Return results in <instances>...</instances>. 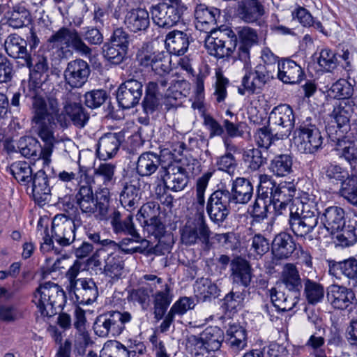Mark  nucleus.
Listing matches in <instances>:
<instances>
[{"mask_svg":"<svg viewBox=\"0 0 357 357\" xmlns=\"http://www.w3.org/2000/svg\"><path fill=\"white\" fill-rule=\"evenodd\" d=\"M140 188L132 183H126L120 195V202L127 211L131 212L139 204Z\"/></svg>","mask_w":357,"mask_h":357,"instance_id":"48","label":"nucleus"},{"mask_svg":"<svg viewBox=\"0 0 357 357\" xmlns=\"http://www.w3.org/2000/svg\"><path fill=\"white\" fill-rule=\"evenodd\" d=\"M143 92V84L139 80L130 78L122 83L116 91V100L119 105L124 109L136 106Z\"/></svg>","mask_w":357,"mask_h":357,"instance_id":"17","label":"nucleus"},{"mask_svg":"<svg viewBox=\"0 0 357 357\" xmlns=\"http://www.w3.org/2000/svg\"><path fill=\"white\" fill-rule=\"evenodd\" d=\"M336 150L341 158H344L352 165L357 160V144L350 140L337 139Z\"/></svg>","mask_w":357,"mask_h":357,"instance_id":"57","label":"nucleus"},{"mask_svg":"<svg viewBox=\"0 0 357 357\" xmlns=\"http://www.w3.org/2000/svg\"><path fill=\"white\" fill-rule=\"evenodd\" d=\"M132 234H126V235L130 236L131 237H126L123 238L119 243H117V249L121 250L126 254H134V253H142L144 252L145 248L141 246H134V243H141L148 245V241L143 238L140 234L137 231H134Z\"/></svg>","mask_w":357,"mask_h":357,"instance_id":"49","label":"nucleus"},{"mask_svg":"<svg viewBox=\"0 0 357 357\" xmlns=\"http://www.w3.org/2000/svg\"><path fill=\"white\" fill-rule=\"evenodd\" d=\"M352 84L345 79H340L332 84L328 93L329 96L337 99L347 100L353 95Z\"/></svg>","mask_w":357,"mask_h":357,"instance_id":"58","label":"nucleus"},{"mask_svg":"<svg viewBox=\"0 0 357 357\" xmlns=\"http://www.w3.org/2000/svg\"><path fill=\"white\" fill-rule=\"evenodd\" d=\"M52 233L54 240L61 246H68L75 239V231L71 220L66 213L56 215L52 222Z\"/></svg>","mask_w":357,"mask_h":357,"instance_id":"19","label":"nucleus"},{"mask_svg":"<svg viewBox=\"0 0 357 357\" xmlns=\"http://www.w3.org/2000/svg\"><path fill=\"white\" fill-rule=\"evenodd\" d=\"M304 294L310 304L315 305L324 297V288L320 283L309 278L303 279Z\"/></svg>","mask_w":357,"mask_h":357,"instance_id":"51","label":"nucleus"},{"mask_svg":"<svg viewBox=\"0 0 357 357\" xmlns=\"http://www.w3.org/2000/svg\"><path fill=\"white\" fill-rule=\"evenodd\" d=\"M298 291H281L273 288L271 290V300L278 311L291 310L298 303L300 297Z\"/></svg>","mask_w":357,"mask_h":357,"instance_id":"31","label":"nucleus"},{"mask_svg":"<svg viewBox=\"0 0 357 357\" xmlns=\"http://www.w3.org/2000/svg\"><path fill=\"white\" fill-rule=\"evenodd\" d=\"M151 7L153 22L159 27L169 29L182 20L187 6L182 0H159Z\"/></svg>","mask_w":357,"mask_h":357,"instance_id":"7","label":"nucleus"},{"mask_svg":"<svg viewBox=\"0 0 357 357\" xmlns=\"http://www.w3.org/2000/svg\"><path fill=\"white\" fill-rule=\"evenodd\" d=\"M326 296L333 307L340 310L347 309L356 301L355 294L351 289L337 284L328 287Z\"/></svg>","mask_w":357,"mask_h":357,"instance_id":"21","label":"nucleus"},{"mask_svg":"<svg viewBox=\"0 0 357 357\" xmlns=\"http://www.w3.org/2000/svg\"><path fill=\"white\" fill-rule=\"evenodd\" d=\"M231 205L232 204L229 199V190L222 188L214 191L210 195L206 210L211 220L219 225L230 213Z\"/></svg>","mask_w":357,"mask_h":357,"instance_id":"12","label":"nucleus"},{"mask_svg":"<svg viewBox=\"0 0 357 357\" xmlns=\"http://www.w3.org/2000/svg\"><path fill=\"white\" fill-rule=\"evenodd\" d=\"M33 301L41 315L52 317L62 310L66 302V295L59 285L47 282L36 289Z\"/></svg>","mask_w":357,"mask_h":357,"instance_id":"6","label":"nucleus"},{"mask_svg":"<svg viewBox=\"0 0 357 357\" xmlns=\"http://www.w3.org/2000/svg\"><path fill=\"white\" fill-rule=\"evenodd\" d=\"M354 105L349 100H343L334 107L331 116L335 120L337 127L342 132H347L349 126L350 119L354 112Z\"/></svg>","mask_w":357,"mask_h":357,"instance_id":"41","label":"nucleus"},{"mask_svg":"<svg viewBox=\"0 0 357 357\" xmlns=\"http://www.w3.org/2000/svg\"><path fill=\"white\" fill-rule=\"evenodd\" d=\"M98 256L104 261V273L111 278H118L122 274L123 261L116 252H109L107 248L100 249Z\"/></svg>","mask_w":357,"mask_h":357,"instance_id":"29","label":"nucleus"},{"mask_svg":"<svg viewBox=\"0 0 357 357\" xmlns=\"http://www.w3.org/2000/svg\"><path fill=\"white\" fill-rule=\"evenodd\" d=\"M70 293L74 294L77 301L83 304H91L98 296V287L91 278H82L80 283Z\"/></svg>","mask_w":357,"mask_h":357,"instance_id":"35","label":"nucleus"},{"mask_svg":"<svg viewBox=\"0 0 357 357\" xmlns=\"http://www.w3.org/2000/svg\"><path fill=\"white\" fill-rule=\"evenodd\" d=\"M90 67L86 61L77 59L70 61L64 70V79L72 88H80L87 82Z\"/></svg>","mask_w":357,"mask_h":357,"instance_id":"20","label":"nucleus"},{"mask_svg":"<svg viewBox=\"0 0 357 357\" xmlns=\"http://www.w3.org/2000/svg\"><path fill=\"white\" fill-rule=\"evenodd\" d=\"M6 23L14 29L22 28L31 22V15L24 6L16 5L10 8L5 14Z\"/></svg>","mask_w":357,"mask_h":357,"instance_id":"39","label":"nucleus"},{"mask_svg":"<svg viewBox=\"0 0 357 357\" xmlns=\"http://www.w3.org/2000/svg\"><path fill=\"white\" fill-rule=\"evenodd\" d=\"M245 68L246 73L243 77L242 84L244 88L252 93L257 92V90H261L266 83L277 75V70L262 64L257 65L254 71L250 69V66Z\"/></svg>","mask_w":357,"mask_h":357,"instance_id":"16","label":"nucleus"},{"mask_svg":"<svg viewBox=\"0 0 357 357\" xmlns=\"http://www.w3.org/2000/svg\"><path fill=\"white\" fill-rule=\"evenodd\" d=\"M195 211H192L191 216L187 220L184 227L181 230V239L183 244L192 245L198 243L195 235Z\"/></svg>","mask_w":357,"mask_h":357,"instance_id":"62","label":"nucleus"},{"mask_svg":"<svg viewBox=\"0 0 357 357\" xmlns=\"http://www.w3.org/2000/svg\"><path fill=\"white\" fill-rule=\"evenodd\" d=\"M50 43L59 47L62 56L71 54L72 47L81 56H90L91 49L84 42L77 30L67 27H61L48 39Z\"/></svg>","mask_w":357,"mask_h":357,"instance_id":"9","label":"nucleus"},{"mask_svg":"<svg viewBox=\"0 0 357 357\" xmlns=\"http://www.w3.org/2000/svg\"><path fill=\"white\" fill-rule=\"evenodd\" d=\"M259 181L260 190L268 191V197L271 202H288L291 203V207L294 206L296 201L293 200V197L296 194V188L292 183L282 182L277 185L271 176L266 174L260 175Z\"/></svg>","mask_w":357,"mask_h":357,"instance_id":"13","label":"nucleus"},{"mask_svg":"<svg viewBox=\"0 0 357 357\" xmlns=\"http://www.w3.org/2000/svg\"><path fill=\"white\" fill-rule=\"evenodd\" d=\"M339 194L351 204L357 206V176H351L341 185Z\"/></svg>","mask_w":357,"mask_h":357,"instance_id":"60","label":"nucleus"},{"mask_svg":"<svg viewBox=\"0 0 357 357\" xmlns=\"http://www.w3.org/2000/svg\"><path fill=\"white\" fill-rule=\"evenodd\" d=\"M169 79V75H159L157 79L148 83L146 89L151 93H155L160 98H168L170 96L168 91L171 87Z\"/></svg>","mask_w":357,"mask_h":357,"instance_id":"59","label":"nucleus"},{"mask_svg":"<svg viewBox=\"0 0 357 357\" xmlns=\"http://www.w3.org/2000/svg\"><path fill=\"white\" fill-rule=\"evenodd\" d=\"M14 178L24 185L29 183L33 177L32 169L26 162L18 161L13 162L8 170Z\"/></svg>","mask_w":357,"mask_h":357,"instance_id":"56","label":"nucleus"},{"mask_svg":"<svg viewBox=\"0 0 357 357\" xmlns=\"http://www.w3.org/2000/svg\"><path fill=\"white\" fill-rule=\"evenodd\" d=\"M296 249V244L291 235L281 232L276 235L272 243L273 254L279 259L289 257Z\"/></svg>","mask_w":357,"mask_h":357,"instance_id":"34","label":"nucleus"},{"mask_svg":"<svg viewBox=\"0 0 357 357\" xmlns=\"http://www.w3.org/2000/svg\"><path fill=\"white\" fill-rule=\"evenodd\" d=\"M323 177L328 183L332 184L342 183L350 178L348 172L340 166L334 164H328L323 167Z\"/></svg>","mask_w":357,"mask_h":357,"instance_id":"52","label":"nucleus"},{"mask_svg":"<svg viewBox=\"0 0 357 357\" xmlns=\"http://www.w3.org/2000/svg\"><path fill=\"white\" fill-rule=\"evenodd\" d=\"M4 47L8 55L16 60L18 66L29 68V79L24 87V94L31 83L41 89L40 81L38 79L50 69L47 56L39 51L33 54L29 52L27 41L17 34H10L7 37Z\"/></svg>","mask_w":357,"mask_h":357,"instance_id":"2","label":"nucleus"},{"mask_svg":"<svg viewBox=\"0 0 357 357\" xmlns=\"http://www.w3.org/2000/svg\"><path fill=\"white\" fill-rule=\"evenodd\" d=\"M211 176V172H206L197 179L196 184V197L192 206V211H195V225H196L195 235L197 236V240L198 243H201L204 248L209 247L211 234V231L206 223L204 215V193Z\"/></svg>","mask_w":357,"mask_h":357,"instance_id":"5","label":"nucleus"},{"mask_svg":"<svg viewBox=\"0 0 357 357\" xmlns=\"http://www.w3.org/2000/svg\"><path fill=\"white\" fill-rule=\"evenodd\" d=\"M132 319V314L127 311L110 310L97 317L93 329L99 337L117 336L122 333L126 324Z\"/></svg>","mask_w":357,"mask_h":357,"instance_id":"8","label":"nucleus"},{"mask_svg":"<svg viewBox=\"0 0 357 357\" xmlns=\"http://www.w3.org/2000/svg\"><path fill=\"white\" fill-rule=\"evenodd\" d=\"M162 159L161 155L152 151H146L142 153L137 161L136 172L141 176H150L154 174L158 169L162 166H167Z\"/></svg>","mask_w":357,"mask_h":357,"instance_id":"25","label":"nucleus"},{"mask_svg":"<svg viewBox=\"0 0 357 357\" xmlns=\"http://www.w3.org/2000/svg\"><path fill=\"white\" fill-rule=\"evenodd\" d=\"M337 271L348 279V284L352 287H357V261L355 259H349L333 264L329 269L331 275L337 277Z\"/></svg>","mask_w":357,"mask_h":357,"instance_id":"40","label":"nucleus"},{"mask_svg":"<svg viewBox=\"0 0 357 357\" xmlns=\"http://www.w3.org/2000/svg\"><path fill=\"white\" fill-rule=\"evenodd\" d=\"M135 351L128 350V348L118 341L106 342L101 351L102 357H130L135 356Z\"/></svg>","mask_w":357,"mask_h":357,"instance_id":"55","label":"nucleus"},{"mask_svg":"<svg viewBox=\"0 0 357 357\" xmlns=\"http://www.w3.org/2000/svg\"><path fill=\"white\" fill-rule=\"evenodd\" d=\"M110 220V224L114 233L116 234H132L137 231L133 223V215L129 213L123 218L121 213L114 208L111 214L107 215V218Z\"/></svg>","mask_w":357,"mask_h":357,"instance_id":"38","label":"nucleus"},{"mask_svg":"<svg viewBox=\"0 0 357 357\" xmlns=\"http://www.w3.org/2000/svg\"><path fill=\"white\" fill-rule=\"evenodd\" d=\"M323 227V236L328 234H334L339 231L344 225V211L336 206H330L325 209L321 217Z\"/></svg>","mask_w":357,"mask_h":357,"instance_id":"24","label":"nucleus"},{"mask_svg":"<svg viewBox=\"0 0 357 357\" xmlns=\"http://www.w3.org/2000/svg\"><path fill=\"white\" fill-rule=\"evenodd\" d=\"M281 280L287 290L301 294L302 280L298 270L293 264H287L282 272Z\"/></svg>","mask_w":357,"mask_h":357,"instance_id":"45","label":"nucleus"},{"mask_svg":"<svg viewBox=\"0 0 357 357\" xmlns=\"http://www.w3.org/2000/svg\"><path fill=\"white\" fill-rule=\"evenodd\" d=\"M220 10L216 8H208L204 4L197 5L195 10V17L201 26L216 24L220 17Z\"/></svg>","mask_w":357,"mask_h":357,"instance_id":"50","label":"nucleus"},{"mask_svg":"<svg viewBox=\"0 0 357 357\" xmlns=\"http://www.w3.org/2000/svg\"><path fill=\"white\" fill-rule=\"evenodd\" d=\"M236 45V34L229 29L213 31L205 39L208 53L219 59L231 56Z\"/></svg>","mask_w":357,"mask_h":357,"instance_id":"10","label":"nucleus"},{"mask_svg":"<svg viewBox=\"0 0 357 357\" xmlns=\"http://www.w3.org/2000/svg\"><path fill=\"white\" fill-rule=\"evenodd\" d=\"M240 19L247 23H252L260 19L265 13L264 7L256 0L242 1L237 8Z\"/></svg>","mask_w":357,"mask_h":357,"instance_id":"33","label":"nucleus"},{"mask_svg":"<svg viewBox=\"0 0 357 357\" xmlns=\"http://www.w3.org/2000/svg\"><path fill=\"white\" fill-rule=\"evenodd\" d=\"M293 157L290 154L276 155L271 161L269 170L277 177H284L292 172Z\"/></svg>","mask_w":357,"mask_h":357,"instance_id":"46","label":"nucleus"},{"mask_svg":"<svg viewBox=\"0 0 357 357\" xmlns=\"http://www.w3.org/2000/svg\"><path fill=\"white\" fill-rule=\"evenodd\" d=\"M124 135L119 132H107L98 140L97 154L100 160H107L112 158L117 153Z\"/></svg>","mask_w":357,"mask_h":357,"instance_id":"23","label":"nucleus"},{"mask_svg":"<svg viewBox=\"0 0 357 357\" xmlns=\"http://www.w3.org/2000/svg\"><path fill=\"white\" fill-rule=\"evenodd\" d=\"M266 151L258 148H253L245 151L243 153V159L248 164L252 171L259 169L266 163L267 158L265 155Z\"/></svg>","mask_w":357,"mask_h":357,"instance_id":"54","label":"nucleus"},{"mask_svg":"<svg viewBox=\"0 0 357 357\" xmlns=\"http://www.w3.org/2000/svg\"><path fill=\"white\" fill-rule=\"evenodd\" d=\"M161 290L157 291L153 295L154 318L159 321L165 316L169 306L173 300L172 288L165 283L161 285Z\"/></svg>","mask_w":357,"mask_h":357,"instance_id":"30","label":"nucleus"},{"mask_svg":"<svg viewBox=\"0 0 357 357\" xmlns=\"http://www.w3.org/2000/svg\"><path fill=\"white\" fill-rule=\"evenodd\" d=\"M107 189L93 194L89 185H82L75 195L76 204L86 217L94 215L100 220H107L109 209V195Z\"/></svg>","mask_w":357,"mask_h":357,"instance_id":"4","label":"nucleus"},{"mask_svg":"<svg viewBox=\"0 0 357 357\" xmlns=\"http://www.w3.org/2000/svg\"><path fill=\"white\" fill-rule=\"evenodd\" d=\"M271 205V201L268 197V190H260L259 188L258 195L252 206L250 214L253 221L260 222L267 218L268 207Z\"/></svg>","mask_w":357,"mask_h":357,"instance_id":"43","label":"nucleus"},{"mask_svg":"<svg viewBox=\"0 0 357 357\" xmlns=\"http://www.w3.org/2000/svg\"><path fill=\"white\" fill-rule=\"evenodd\" d=\"M204 347L208 352L218 351L224 340V333L218 326H208L202 333Z\"/></svg>","mask_w":357,"mask_h":357,"instance_id":"47","label":"nucleus"},{"mask_svg":"<svg viewBox=\"0 0 357 357\" xmlns=\"http://www.w3.org/2000/svg\"><path fill=\"white\" fill-rule=\"evenodd\" d=\"M226 344L234 351L244 349L247 344L246 331L238 324L229 325L226 331Z\"/></svg>","mask_w":357,"mask_h":357,"instance_id":"44","label":"nucleus"},{"mask_svg":"<svg viewBox=\"0 0 357 357\" xmlns=\"http://www.w3.org/2000/svg\"><path fill=\"white\" fill-rule=\"evenodd\" d=\"M194 292L197 299L204 302L218 297L220 289L210 279L202 278L195 282Z\"/></svg>","mask_w":357,"mask_h":357,"instance_id":"42","label":"nucleus"},{"mask_svg":"<svg viewBox=\"0 0 357 357\" xmlns=\"http://www.w3.org/2000/svg\"><path fill=\"white\" fill-rule=\"evenodd\" d=\"M277 77L285 84H296L299 82L304 73L301 67L291 59H284L278 64Z\"/></svg>","mask_w":357,"mask_h":357,"instance_id":"27","label":"nucleus"},{"mask_svg":"<svg viewBox=\"0 0 357 357\" xmlns=\"http://www.w3.org/2000/svg\"><path fill=\"white\" fill-rule=\"evenodd\" d=\"M289 210V223L296 236L305 237L317 225L319 212L317 204L313 201L296 199Z\"/></svg>","mask_w":357,"mask_h":357,"instance_id":"3","label":"nucleus"},{"mask_svg":"<svg viewBox=\"0 0 357 357\" xmlns=\"http://www.w3.org/2000/svg\"><path fill=\"white\" fill-rule=\"evenodd\" d=\"M189 38L186 33L174 30L166 36L165 45L170 54L183 55L189 46Z\"/></svg>","mask_w":357,"mask_h":357,"instance_id":"36","label":"nucleus"},{"mask_svg":"<svg viewBox=\"0 0 357 357\" xmlns=\"http://www.w3.org/2000/svg\"><path fill=\"white\" fill-rule=\"evenodd\" d=\"M124 24L132 32L145 31L150 25L149 12L141 8L130 9L125 15Z\"/></svg>","mask_w":357,"mask_h":357,"instance_id":"28","label":"nucleus"},{"mask_svg":"<svg viewBox=\"0 0 357 357\" xmlns=\"http://www.w3.org/2000/svg\"><path fill=\"white\" fill-rule=\"evenodd\" d=\"M311 121L310 117L306 118L294 132V144L303 153H314L321 148L323 144L319 130L312 124Z\"/></svg>","mask_w":357,"mask_h":357,"instance_id":"11","label":"nucleus"},{"mask_svg":"<svg viewBox=\"0 0 357 357\" xmlns=\"http://www.w3.org/2000/svg\"><path fill=\"white\" fill-rule=\"evenodd\" d=\"M160 177L165 186L174 192L183 190L188 183V177L184 168L170 161L167 166H162L160 171Z\"/></svg>","mask_w":357,"mask_h":357,"instance_id":"18","label":"nucleus"},{"mask_svg":"<svg viewBox=\"0 0 357 357\" xmlns=\"http://www.w3.org/2000/svg\"><path fill=\"white\" fill-rule=\"evenodd\" d=\"M102 50L104 57L115 65L121 63L127 54V50L119 46L112 45L110 42L105 43Z\"/></svg>","mask_w":357,"mask_h":357,"instance_id":"63","label":"nucleus"},{"mask_svg":"<svg viewBox=\"0 0 357 357\" xmlns=\"http://www.w3.org/2000/svg\"><path fill=\"white\" fill-rule=\"evenodd\" d=\"M115 169L116 167L113 164H100L94 169V178L100 179L104 185H108L113 181Z\"/></svg>","mask_w":357,"mask_h":357,"instance_id":"64","label":"nucleus"},{"mask_svg":"<svg viewBox=\"0 0 357 357\" xmlns=\"http://www.w3.org/2000/svg\"><path fill=\"white\" fill-rule=\"evenodd\" d=\"M253 195V187L250 181L245 178L238 177L232 182L229 191V199L232 204H246Z\"/></svg>","mask_w":357,"mask_h":357,"instance_id":"26","label":"nucleus"},{"mask_svg":"<svg viewBox=\"0 0 357 357\" xmlns=\"http://www.w3.org/2000/svg\"><path fill=\"white\" fill-rule=\"evenodd\" d=\"M25 98L31 104L33 128L43 146L34 138L21 139L20 151L26 158L43 160L44 167H48L57 142L54 132L56 122L61 126H66L65 114L61 109L56 93L44 96L42 89L31 83L25 89Z\"/></svg>","mask_w":357,"mask_h":357,"instance_id":"1","label":"nucleus"},{"mask_svg":"<svg viewBox=\"0 0 357 357\" xmlns=\"http://www.w3.org/2000/svg\"><path fill=\"white\" fill-rule=\"evenodd\" d=\"M63 98V111L79 128H83L89 119V114L80 103L81 95L77 91H68Z\"/></svg>","mask_w":357,"mask_h":357,"instance_id":"15","label":"nucleus"},{"mask_svg":"<svg viewBox=\"0 0 357 357\" xmlns=\"http://www.w3.org/2000/svg\"><path fill=\"white\" fill-rule=\"evenodd\" d=\"M255 137L257 144L259 147L264 148L266 151L275 142L280 143V139H282L278 132L273 135L267 127L257 130Z\"/></svg>","mask_w":357,"mask_h":357,"instance_id":"61","label":"nucleus"},{"mask_svg":"<svg viewBox=\"0 0 357 357\" xmlns=\"http://www.w3.org/2000/svg\"><path fill=\"white\" fill-rule=\"evenodd\" d=\"M340 231L342 233L337 238L343 245L354 244L357 241V217L349 218Z\"/></svg>","mask_w":357,"mask_h":357,"instance_id":"53","label":"nucleus"},{"mask_svg":"<svg viewBox=\"0 0 357 357\" xmlns=\"http://www.w3.org/2000/svg\"><path fill=\"white\" fill-rule=\"evenodd\" d=\"M31 181H32V194L35 200L38 202L50 201L51 188L45 172L43 170L38 171Z\"/></svg>","mask_w":357,"mask_h":357,"instance_id":"37","label":"nucleus"},{"mask_svg":"<svg viewBox=\"0 0 357 357\" xmlns=\"http://www.w3.org/2000/svg\"><path fill=\"white\" fill-rule=\"evenodd\" d=\"M295 116L293 109L287 104H280L272 109L268 116L271 128L278 130L281 138L287 137L294 128Z\"/></svg>","mask_w":357,"mask_h":357,"instance_id":"14","label":"nucleus"},{"mask_svg":"<svg viewBox=\"0 0 357 357\" xmlns=\"http://www.w3.org/2000/svg\"><path fill=\"white\" fill-rule=\"evenodd\" d=\"M231 278L234 283L247 287L252 280V268L249 262L241 258H234L230 264Z\"/></svg>","mask_w":357,"mask_h":357,"instance_id":"32","label":"nucleus"},{"mask_svg":"<svg viewBox=\"0 0 357 357\" xmlns=\"http://www.w3.org/2000/svg\"><path fill=\"white\" fill-rule=\"evenodd\" d=\"M237 34L240 40L237 56L245 63V68H248L250 65V50L258 43V35L255 29L249 26L238 27Z\"/></svg>","mask_w":357,"mask_h":357,"instance_id":"22","label":"nucleus"}]
</instances>
